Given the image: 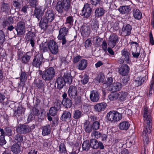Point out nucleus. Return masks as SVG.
I'll return each instance as SVG.
<instances>
[{
    "mask_svg": "<svg viewBox=\"0 0 154 154\" xmlns=\"http://www.w3.org/2000/svg\"><path fill=\"white\" fill-rule=\"evenodd\" d=\"M152 111L149 110L148 107L144 106L143 111L144 124L146 128L143 131V134H150L152 128V118L151 115Z\"/></svg>",
    "mask_w": 154,
    "mask_h": 154,
    "instance_id": "obj_1",
    "label": "nucleus"
},
{
    "mask_svg": "<svg viewBox=\"0 0 154 154\" xmlns=\"http://www.w3.org/2000/svg\"><path fill=\"white\" fill-rule=\"evenodd\" d=\"M71 3L69 0H62L58 2L56 6V9L61 14L63 13V10L68 11L70 8Z\"/></svg>",
    "mask_w": 154,
    "mask_h": 154,
    "instance_id": "obj_2",
    "label": "nucleus"
},
{
    "mask_svg": "<svg viewBox=\"0 0 154 154\" xmlns=\"http://www.w3.org/2000/svg\"><path fill=\"white\" fill-rule=\"evenodd\" d=\"M55 73L54 69L50 67L43 72L42 77L46 81H50L54 77Z\"/></svg>",
    "mask_w": 154,
    "mask_h": 154,
    "instance_id": "obj_3",
    "label": "nucleus"
},
{
    "mask_svg": "<svg viewBox=\"0 0 154 154\" xmlns=\"http://www.w3.org/2000/svg\"><path fill=\"white\" fill-rule=\"evenodd\" d=\"M106 117L108 121L115 122L119 121L122 119V115L115 111H110L107 113Z\"/></svg>",
    "mask_w": 154,
    "mask_h": 154,
    "instance_id": "obj_4",
    "label": "nucleus"
},
{
    "mask_svg": "<svg viewBox=\"0 0 154 154\" xmlns=\"http://www.w3.org/2000/svg\"><path fill=\"white\" fill-rule=\"evenodd\" d=\"M68 30V29L65 27L61 28L60 29L57 38L59 40H62V45L66 44L67 42V41L66 39V37L67 35Z\"/></svg>",
    "mask_w": 154,
    "mask_h": 154,
    "instance_id": "obj_5",
    "label": "nucleus"
},
{
    "mask_svg": "<svg viewBox=\"0 0 154 154\" xmlns=\"http://www.w3.org/2000/svg\"><path fill=\"white\" fill-rule=\"evenodd\" d=\"M44 63V59L42 56L41 54H38L34 56L32 62V64L34 67L40 68Z\"/></svg>",
    "mask_w": 154,
    "mask_h": 154,
    "instance_id": "obj_6",
    "label": "nucleus"
},
{
    "mask_svg": "<svg viewBox=\"0 0 154 154\" xmlns=\"http://www.w3.org/2000/svg\"><path fill=\"white\" fill-rule=\"evenodd\" d=\"M118 36L116 34L112 33L110 35L108 40V44L110 47L113 48L119 41Z\"/></svg>",
    "mask_w": 154,
    "mask_h": 154,
    "instance_id": "obj_7",
    "label": "nucleus"
},
{
    "mask_svg": "<svg viewBox=\"0 0 154 154\" xmlns=\"http://www.w3.org/2000/svg\"><path fill=\"white\" fill-rule=\"evenodd\" d=\"M48 49L53 54H56L58 51V47L57 43L53 40L49 42Z\"/></svg>",
    "mask_w": 154,
    "mask_h": 154,
    "instance_id": "obj_8",
    "label": "nucleus"
},
{
    "mask_svg": "<svg viewBox=\"0 0 154 154\" xmlns=\"http://www.w3.org/2000/svg\"><path fill=\"white\" fill-rule=\"evenodd\" d=\"M90 145L92 148L94 149H97L99 148L100 149H103L104 147L102 142H98L96 139H91Z\"/></svg>",
    "mask_w": 154,
    "mask_h": 154,
    "instance_id": "obj_9",
    "label": "nucleus"
},
{
    "mask_svg": "<svg viewBox=\"0 0 154 154\" xmlns=\"http://www.w3.org/2000/svg\"><path fill=\"white\" fill-rule=\"evenodd\" d=\"M92 12V9L90 7V5L87 3L84 6L82 10V15L85 17H89L91 15Z\"/></svg>",
    "mask_w": 154,
    "mask_h": 154,
    "instance_id": "obj_10",
    "label": "nucleus"
},
{
    "mask_svg": "<svg viewBox=\"0 0 154 154\" xmlns=\"http://www.w3.org/2000/svg\"><path fill=\"white\" fill-rule=\"evenodd\" d=\"M25 23L24 22L20 21L18 22L17 26L15 27L17 34L20 35H23L25 33Z\"/></svg>",
    "mask_w": 154,
    "mask_h": 154,
    "instance_id": "obj_11",
    "label": "nucleus"
},
{
    "mask_svg": "<svg viewBox=\"0 0 154 154\" xmlns=\"http://www.w3.org/2000/svg\"><path fill=\"white\" fill-rule=\"evenodd\" d=\"M77 88L75 86H70L68 89V94L72 100L75 99L77 95Z\"/></svg>",
    "mask_w": 154,
    "mask_h": 154,
    "instance_id": "obj_12",
    "label": "nucleus"
},
{
    "mask_svg": "<svg viewBox=\"0 0 154 154\" xmlns=\"http://www.w3.org/2000/svg\"><path fill=\"white\" fill-rule=\"evenodd\" d=\"M31 131V128L27 125H20V126L17 128V132L21 134H26Z\"/></svg>",
    "mask_w": 154,
    "mask_h": 154,
    "instance_id": "obj_13",
    "label": "nucleus"
},
{
    "mask_svg": "<svg viewBox=\"0 0 154 154\" xmlns=\"http://www.w3.org/2000/svg\"><path fill=\"white\" fill-rule=\"evenodd\" d=\"M132 29V26L130 24H128L124 25L122 30L121 34L123 36L130 35L131 34Z\"/></svg>",
    "mask_w": 154,
    "mask_h": 154,
    "instance_id": "obj_14",
    "label": "nucleus"
},
{
    "mask_svg": "<svg viewBox=\"0 0 154 154\" xmlns=\"http://www.w3.org/2000/svg\"><path fill=\"white\" fill-rule=\"evenodd\" d=\"M100 93L97 90L91 91L90 95V98L91 101L93 102H97L100 99Z\"/></svg>",
    "mask_w": 154,
    "mask_h": 154,
    "instance_id": "obj_15",
    "label": "nucleus"
},
{
    "mask_svg": "<svg viewBox=\"0 0 154 154\" xmlns=\"http://www.w3.org/2000/svg\"><path fill=\"white\" fill-rule=\"evenodd\" d=\"M43 17L45 18L49 23L51 22L54 18V14L53 11L51 9L48 10L45 13V16Z\"/></svg>",
    "mask_w": 154,
    "mask_h": 154,
    "instance_id": "obj_16",
    "label": "nucleus"
},
{
    "mask_svg": "<svg viewBox=\"0 0 154 154\" xmlns=\"http://www.w3.org/2000/svg\"><path fill=\"white\" fill-rule=\"evenodd\" d=\"M43 8L42 6H38L35 7L34 10V15L37 18L38 20L43 16L44 12L42 11Z\"/></svg>",
    "mask_w": 154,
    "mask_h": 154,
    "instance_id": "obj_17",
    "label": "nucleus"
},
{
    "mask_svg": "<svg viewBox=\"0 0 154 154\" xmlns=\"http://www.w3.org/2000/svg\"><path fill=\"white\" fill-rule=\"evenodd\" d=\"M91 29L89 26L86 25H83L81 29L82 35L83 37L88 36L90 33Z\"/></svg>",
    "mask_w": 154,
    "mask_h": 154,
    "instance_id": "obj_18",
    "label": "nucleus"
},
{
    "mask_svg": "<svg viewBox=\"0 0 154 154\" xmlns=\"http://www.w3.org/2000/svg\"><path fill=\"white\" fill-rule=\"evenodd\" d=\"M87 61L85 59L81 60L76 66L77 69L80 70H83L87 67Z\"/></svg>",
    "mask_w": 154,
    "mask_h": 154,
    "instance_id": "obj_19",
    "label": "nucleus"
},
{
    "mask_svg": "<svg viewBox=\"0 0 154 154\" xmlns=\"http://www.w3.org/2000/svg\"><path fill=\"white\" fill-rule=\"evenodd\" d=\"M122 84L119 82H114L109 88V90L112 91L116 92L119 91L121 88Z\"/></svg>",
    "mask_w": 154,
    "mask_h": 154,
    "instance_id": "obj_20",
    "label": "nucleus"
},
{
    "mask_svg": "<svg viewBox=\"0 0 154 154\" xmlns=\"http://www.w3.org/2000/svg\"><path fill=\"white\" fill-rule=\"evenodd\" d=\"M11 151L15 154H17L20 153L21 151L20 146L18 143H13L11 148Z\"/></svg>",
    "mask_w": 154,
    "mask_h": 154,
    "instance_id": "obj_21",
    "label": "nucleus"
},
{
    "mask_svg": "<svg viewBox=\"0 0 154 154\" xmlns=\"http://www.w3.org/2000/svg\"><path fill=\"white\" fill-rule=\"evenodd\" d=\"M129 71V68L126 64L122 65L120 68L119 72L122 75H127Z\"/></svg>",
    "mask_w": 154,
    "mask_h": 154,
    "instance_id": "obj_22",
    "label": "nucleus"
},
{
    "mask_svg": "<svg viewBox=\"0 0 154 154\" xmlns=\"http://www.w3.org/2000/svg\"><path fill=\"white\" fill-rule=\"evenodd\" d=\"M45 18L42 17L41 18L39 23V26L42 29L44 30L46 29L48 26V23H49L45 19Z\"/></svg>",
    "mask_w": 154,
    "mask_h": 154,
    "instance_id": "obj_23",
    "label": "nucleus"
},
{
    "mask_svg": "<svg viewBox=\"0 0 154 154\" xmlns=\"http://www.w3.org/2000/svg\"><path fill=\"white\" fill-rule=\"evenodd\" d=\"M56 82L57 84V88L59 89L62 88L66 83L64 79L62 77H58L57 79Z\"/></svg>",
    "mask_w": 154,
    "mask_h": 154,
    "instance_id": "obj_24",
    "label": "nucleus"
},
{
    "mask_svg": "<svg viewBox=\"0 0 154 154\" xmlns=\"http://www.w3.org/2000/svg\"><path fill=\"white\" fill-rule=\"evenodd\" d=\"M107 106L106 104L104 102L97 103L94 106L95 110L98 112L104 110Z\"/></svg>",
    "mask_w": 154,
    "mask_h": 154,
    "instance_id": "obj_25",
    "label": "nucleus"
},
{
    "mask_svg": "<svg viewBox=\"0 0 154 154\" xmlns=\"http://www.w3.org/2000/svg\"><path fill=\"white\" fill-rule=\"evenodd\" d=\"M24 110L22 107H17L14 110V116L18 118L24 113Z\"/></svg>",
    "mask_w": 154,
    "mask_h": 154,
    "instance_id": "obj_26",
    "label": "nucleus"
},
{
    "mask_svg": "<svg viewBox=\"0 0 154 154\" xmlns=\"http://www.w3.org/2000/svg\"><path fill=\"white\" fill-rule=\"evenodd\" d=\"M63 77L66 83L70 84L72 82V77L70 74L67 72L64 73Z\"/></svg>",
    "mask_w": 154,
    "mask_h": 154,
    "instance_id": "obj_27",
    "label": "nucleus"
},
{
    "mask_svg": "<svg viewBox=\"0 0 154 154\" xmlns=\"http://www.w3.org/2000/svg\"><path fill=\"white\" fill-rule=\"evenodd\" d=\"M122 58H124V59L127 63H130V60L129 55L130 53L124 49L122 51Z\"/></svg>",
    "mask_w": 154,
    "mask_h": 154,
    "instance_id": "obj_28",
    "label": "nucleus"
},
{
    "mask_svg": "<svg viewBox=\"0 0 154 154\" xmlns=\"http://www.w3.org/2000/svg\"><path fill=\"white\" fill-rule=\"evenodd\" d=\"M119 10L122 14H124L128 13L131 11V8L129 6L125 5L121 6Z\"/></svg>",
    "mask_w": 154,
    "mask_h": 154,
    "instance_id": "obj_29",
    "label": "nucleus"
},
{
    "mask_svg": "<svg viewBox=\"0 0 154 154\" xmlns=\"http://www.w3.org/2000/svg\"><path fill=\"white\" fill-rule=\"evenodd\" d=\"M134 18L136 19L140 20L142 17V14L140 11L137 9H134L133 11Z\"/></svg>",
    "mask_w": 154,
    "mask_h": 154,
    "instance_id": "obj_30",
    "label": "nucleus"
},
{
    "mask_svg": "<svg viewBox=\"0 0 154 154\" xmlns=\"http://www.w3.org/2000/svg\"><path fill=\"white\" fill-rule=\"evenodd\" d=\"M127 93L125 92H118V99L120 101H125L127 98Z\"/></svg>",
    "mask_w": 154,
    "mask_h": 154,
    "instance_id": "obj_31",
    "label": "nucleus"
},
{
    "mask_svg": "<svg viewBox=\"0 0 154 154\" xmlns=\"http://www.w3.org/2000/svg\"><path fill=\"white\" fill-rule=\"evenodd\" d=\"M62 103L64 106L67 108H70L72 105V100L68 98L66 99H63Z\"/></svg>",
    "mask_w": 154,
    "mask_h": 154,
    "instance_id": "obj_32",
    "label": "nucleus"
},
{
    "mask_svg": "<svg viewBox=\"0 0 154 154\" xmlns=\"http://www.w3.org/2000/svg\"><path fill=\"white\" fill-rule=\"evenodd\" d=\"M130 126L129 123L126 121L122 122H121L119 125V127L120 129L122 130H128Z\"/></svg>",
    "mask_w": 154,
    "mask_h": 154,
    "instance_id": "obj_33",
    "label": "nucleus"
},
{
    "mask_svg": "<svg viewBox=\"0 0 154 154\" xmlns=\"http://www.w3.org/2000/svg\"><path fill=\"white\" fill-rule=\"evenodd\" d=\"M105 13V10L102 8H97L95 11V16L98 17L102 16Z\"/></svg>",
    "mask_w": 154,
    "mask_h": 154,
    "instance_id": "obj_34",
    "label": "nucleus"
},
{
    "mask_svg": "<svg viewBox=\"0 0 154 154\" xmlns=\"http://www.w3.org/2000/svg\"><path fill=\"white\" fill-rule=\"evenodd\" d=\"M73 17L72 16H69L66 17L65 24H68L69 27L73 25Z\"/></svg>",
    "mask_w": 154,
    "mask_h": 154,
    "instance_id": "obj_35",
    "label": "nucleus"
},
{
    "mask_svg": "<svg viewBox=\"0 0 154 154\" xmlns=\"http://www.w3.org/2000/svg\"><path fill=\"white\" fill-rule=\"evenodd\" d=\"M109 95V98L111 101H113L118 99V93L112 91Z\"/></svg>",
    "mask_w": 154,
    "mask_h": 154,
    "instance_id": "obj_36",
    "label": "nucleus"
},
{
    "mask_svg": "<svg viewBox=\"0 0 154 154\" xmlns=\"http://www.w3.org/2000/svg\"><path fill=\"white\" fill-rule=\"evenodd\" d=\"M10 6L8 3L3 2L1 5V10L3 12H8L10 10Z\"/></svg>",
    "mask_w": 154,
    "mask_h": 154,
    "instance_id": "obj_37",
    "label": "nucleus"
},
{
    "mask_svg": "<svg viewBox=\"0 0 154 154\" xmlns=\"http://www.w3.org/2000/svg\"><path fill=\"white\" fill-rule=\"evenodd\" d=\"M35 35L34 32L30 31L26 34V38L27 41L35 39Z\"/></svg>",
    "mask_w": 154,
    "mask_h": 154,
    "instance_id": "obj_38",
    "label": "nucleus"
},
{
    "mask_svg": "<svg viewBox=\"0 0 154 154\" xmlns=\"http://www.w3.org/2000/svg\"><path fill=\"white\" fill-rule=\"evenodd\" d=\"M48 44L49 42H45L42 43L40 46V50L44 52L47 51L48 49Z\"/></svg>",
    "mask_w": 154,
    "mask_h": 154,
    "instance_id": "obj_39",
    "label": "nucleus"
},
{
    "mask_svg": "<svg viewBox=\"0 0 154 154\" xmlns=\"http://www.w3.org/2000/svg\"><path fill=\"white\" fill-rule=\"evenodd\" d=\"M71 117V114L70 112L65 111L63 113L61 117L62 120H65L66 119H69Z\"/></svg>",
    "mask_w": 154,
    "mask_h": 154,
    "instance_id": "obj_40",
    "label": "nucleus"
},
{
    "mask_svg": "<svg viewBox=\"0 0 154 154\" xmlns=\"http://www.w3.org/2000/svg\"><path fill=\"white\" fill-rule=\"evenodd\" d=\"M90 146V143L88 140L85 141L82 145L83 150L85 151H88L89 149Z\"/></svg>",
    "mask_w": 154,
    "mask_h": 154,
    "instance_id": "obj_41",
    "label": "nucleus"
},
{
    "mask_svg": "<svg viewBox=\"0 0 154 154\" xmlns=\"http://www.w3.org/2000/svg\"><path fill=\"white\" fill-rule=\"evenodd\" d=\"M0 132L1 135H7V134H10L11 132V130L10 128L9 127L5 128L4 130L0 128Z\"/></svg>",
    "mask_w": 154,
    "mask_h": 154,
    "instance_id": "obj_42",
    "label": "nucleus"
},
{
    "mask_svg": "<svg viewBox=\"0 0 154 154\" xmlns=\"http://www.w3.org/2000/svg\"><path fill=\"white\" fill-rule=\"evenodd\" d=\"M50 127L49 125L44 126L43 127L42 134L48 135L50 133Z\"/></svg>",
    "mask_w": 154,
    "mask_h": 154,
    "instance_id": "obj_43",
    "label": "nucleus"
},
{
    "mask_svg": "<svg viewBox=\"0 0 154 154\" xmlns=\"http://www.w3.org/2000/svg\"><path fill=\"white\" fill-rule=\"evenodd\" d=\"M103 39L98 36L94 37L93 38V42L95 43L98 46H100L101 45Z\"/></svg>",
    "mask_w": 154,
    "mask_h": 154,
    "instance_id": "obj_44",
    "label": "nucleus"
},
{
    "mask_svg": "<svg viewBox=\"0 0 154 154\" xmlns=\"http://www.w3.org/2000/svg\"><path fill=\"white\" fill-rule=\"evenodd\" d=\"M0 103L3 105H6L8 103V98H6L5 95L0 93Z\"/></svg>",
    "mask_w": 154,
    "mask_h": 154,
    "instance_id": "obj_45",
    "label": "nucleus"
},
{
    "mask_svg": "<svg viewBox=\"0 0 154 154\" xmlns=\"http://www.w3.org/2000/svg\"><path fill=\"white\" fill-rule=\"evenodd\" d=\"M14 140H13V143H18L23 140L22 135H14Z\"/></svg>",
    "mask_w": 154,
    "mask_h": 154,
    "instance_id": "obj_46",
    "label": "nucleus"
},
{
    "mask_svg": "<svg viewBox=\"0 0 154 154\" xmlns=\"http://www.w3.org/2000/svg\"><path fill=\"white\" fill-rule=\"evenodd\" d=\"M35 82L36 87L38 89H41L44 88L45 85L42 80L38 79L36 80Z\"/></svg>",
    "mask_w": 154,
    "mask_h": 154,
    "instance_id": "obj_47",
    "label": "nucleus"
},
{
    "mask_svg": "<svg viewBox=\"0 0 154 154\" xmlns=\"http://www.w3.org/2000/svg\"><path fill=\"white\" fill-rule=\"evenodd\" d=\"M82 57L79 55H77L73 56L72 61L74 64L78 63L81 60Z\"/></svg>",
    "mask_w": 154,
    "mask_h": 154,
    "instance_id": "obj_48",
    "label": "nucleus"
},
{
    "mask_svg": "<svg viewBox=\"0 0 154 154\" xmlns=\"http://www.w3.org/2000/svg\"><path fill=\"white\" fill-rule=\"evenodd\" d=\"M31 57L27 54H26L22 57V62L23 63L27 64L29 62Z\"/></svg>",
    "mask_w": 154,
    "mask_h": 154,
    "instance_id": "obj_49",
    "label": "nucleus"
},
{
    "mask_svg": "<svg viewBox=\"0 0 154 154\" xmlns=\"http://www.w3.org/2000/svg\"><path fill=\"white\" fill-rule=\"evenodd\" d=\"M14 22L13 19L12 17H10L3 21V23L5 26L12 24Z\"/></svg>",
    "mask_w": 154,
    "mask_h": 154,
    "instance_id": "obj_50",
    "label": "nucleus"
},
{
    "mask_svg": "<svg viewBox=\"0 0 154 154\" xmlns=\"http://www.w3.org/2000/svg\"><path fill=\"white\" fill-rule=\"evenodd\" d=\"M58 110L55 107H51L49 111L50 114L51 116H54L57 114Z\"/></svg>",
    "mask_w": 154,
    "mask_h": 154,
    "instance_id": "obj_51",
    "label": "nucleus"
},
{
    "mask_svg": "<svg viewBox=\"0 0 154 154\" xmlns=\"http://www.w3.org/2000/svg\"><path fill=\"white\" fill-rule=\"evenodd\" d=\"M82 114V112L79 110H75L73 114V117L75 119H78L81 117Z\"/></svg>",
    "mask_w": 154,
    "mask_h": 154,
    "instance_id": "obj_52",
    "label": "nucleus"
},
{
    "mask_svg": "<svg viewBox=\"0 0 154 154\" xmlns=\"http://www.w3.org/2000/svg\"><path fill=\"white\" fill-rule=\"evenodd\" d=\"M84 127L85 131L88 133H90L91 132L92 129V126L89 125V123L86 122L84 124Z\"/></svg>",
    "mask_w": 154,
    "mask_h": 154,
    "instance_id": "obj_53",
    "label": "nucleus"
},
{
    "mask_svg": "<svg viewBox=\"0 0 154 154\" xmlns=\"http://www.w3.org/2000/svg\"><path fill=\"white\" fill-rule=\"evenodd\" d=\"M38 2V0H29V3L32 7L35 8Z\"/></svg>",
    "mask_w": 154,
    "mask_h": 154,
    "instance_id": "obj_54",
    "label": "nucleus"
},
{
    "mask_svg": "<svg viewBox=\"0 0 154 154\" xmlns=\"http://www.w3.org/2000/svg\"><path fill=\"white\" fill-rule=\"evenodd\" d=\"M27 75L26 73L23 72H22L20 77V79L21 82H23L26 80Z\"/></svg>",
    "mask_w": 154,
    "mask_h": 154,
    "instance_id": "obj_55",
    "label": "nucleus"
},
{
    "mask_svg": "<svg viewBox=\"0 0 154 154\" xmlns=\"http://www.w3.org/2000/svg\"><path fill=\"white\" fill-rule=\"evenodd\" d=\"M59 150L62 153H65L66 152L65 145L63 143H61L59 146Z\"/></svg>",
    "mask_w": 154,
    "mask_h": 154,
    "instance_id": "obj_56",
    "label": "nucleus"
},
{
    "mask_svg": "<svg viewBox=\"0 0 154 154\" xmlns=\"http://www.w3.org/2000/svg\"><path fill=\"white\" fill-rule=\"evenodd\" d=\"M104 76L102 73H100L98 75L97 80L99 83H102L104 79Z\"/></svg>",
    "mask_w": 154,
    "mask_h": 154,
    "instance_id": "obj_57",
    "label": "nucleus"
},
{
    "mask_svg": "<svg viewBox=\"0 0 154 154\" xmlns=\"http://www.w3.org/2000/svg\"><path fill=\"white\" fill-rule=\"evenodd\" d=\"M5 35L4 32L2 30H0V44H2L5 41Z\"/></svg>",
    "mask_w": 154,
    "mask_h": 154,
    "instance_id": "obj_58",
    "label": "nucleus"
},
{
    "mask_svg": "<svg viewBox=\"0 0 154 154\" xmlns=\"http://www.w3.org/2000/svg\"><path fill=\"white\" fill-rule=\"evenodd\" d=\"M93 25L92 26V29L96 30L97 29L99 28V23L96 20L93 21Z\"/></svg>",
    "mask_w": 154,
    "mask_h": 154,
    "instance_id": "obj_59",
    "label": "nucleus"
},
{
    "mask_svg": "<svg viewBox=\"0 0 154 154\" xmlns=\"http://www.w3.org/2000/svg\"><path fill=\"white\" fill-rule=\"evenodd\" d=\"M7 142L5 140L4 135L0 136V145H4L6 144Z\"/></svg>",
    "mask_w": 154,
    "mask_h": 154,
    "instance_id": "obj_60",
    "label": "nucleus"
},
{
    "mask_svg": "<svg viewBox=\"0 0 154 154\" xmlns=\"http://www.w3.org/2000/svg\"><path fill=\"white\" fill-rule=\"evenodd\" d=\"M88 76L87 75H85L82 77V79L81 80V82L83 84L85 85L88 82Z\"/></svg>",
    "mask_w": 154,
    "mask_h": 154,
    "instance_id": "obj_61",
    "label": "nucleus"
},
{
    "mask_svg": "<svg viewBox=\"0 0 154 154\" xmlns=\"http://www.w3.org/2000/svg\"><path fill=\"white\" fill-rule=\"evenodd\" d=\"M143 82V80H142L141 77H138L135 81V83L136 84L137 86L142 85V82Z\"/></svg>",
    "mask_w": 154,
    "mask_h": 154,
    "instance_id": "obj_62",
    "label": "nucleus"
},
{
    "mask_svg": "<svg viewBox=\"0 0 154 154\" xmlns=\"http://www.w3.org/2000/svg\"><path fill=\"white\" fill-rule=\"evenodd\" d=\"M130 79L128 75H126L122 79V82L124 85H125L128 83V81H129Z\"/></svg>",
    "mask_w": 154,
    "mask_h": 154,
    "instance_id": "obj_63",
    "label": "nucleus"
},
{
    "mask_svg": "<svg viewBox=\"0 0 154 154\" xmlns=\"http://www.w3.org/2000/svg\"><path fill=\"white\" fill-rule=\"evenodd\" d=\"M92 127L94 129L97 130L99 128L100 123L97 121L94 122L92 125Z\"/></svg>",
    "mask_w": 154,
    "mask_h": 154,
    "instance_id": "obj_64",
    "label": "nucleus"
}]
</instances>
